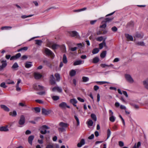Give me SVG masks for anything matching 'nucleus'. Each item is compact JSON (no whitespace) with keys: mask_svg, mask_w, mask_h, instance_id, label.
I'll return each instance as SVG.
<instances>
[{"mask_svg":"<svg viewBox=\"0 0 148 148\" xmlns=\"http://www.w3.org/2000/svg\"><path fill=\"white\" fill-rule=\"evenodd\" d=\"M59 125L60 127L58 128V130L60 132H62L65 131V129L68 127L69 124L63 122H61L59 123Z\"/></svg>","mask_w":148,"mask_h":148,"instance_id":"f257e3e1","label":"nucleus"},{"mask_svg":"<svg viewBox=\"0 0 148 148\" xmlns=\"http://www.w3.org/2000/svg\"><path fill=\"white\" fill-rule=\"evenodd\" d=\"M125 77L126 81L130 83H133L134 80L131 75L128 74H125Z\"/></svg>","mask_w":148,"mask_h":148,"instance_id":"f03ea898","label":"nucleus"},{"mask_svg":"<svg viewBox=\"0 0 148 148\" xmlns=\"http://www.w3.org/2000/svg\"><path fill=\"white\" fill-rule=\"evenodd\" d=\"M109 116H110L109 120L112 122H114L116 119V117L113 115V112L111 110H109Z\"/></svg>","mask_w":148,"mask_h":148,"instance_id":"7ed1b4c3","label":"nucleus"},{"mask_svg":"<svg viewBox=\"0 0 148 148\" xmlns=\"http://www.w3.org/2000/svg\"><path fill=\"white\" fill-rule=\"evenodd\" d=\"M45 53L47 55L50 56L52 58H53L54 55L53 53L50 49L48 48H45Z\"/></svg>","mask_w":148,"mask_h":148,"instance_id":"20e7f679","label":"nucleus"},{"mask_svg":"<svg viewBox=\"0 0 148 148\" xmlns=\"http://www.w3.org/2000/svg\"><path fill=\"white\" fill-rule=\"evenodd\" d=\"M49 128L48 126L46 125H43L41 127V129L43 130H44V131L42 130H41L40 132L42 134H45L47 132L46 130L49 129Z\"/></svg>","mask_w":148,"mask_h":148,"instance_id":"39448f33","label":"nucleus"},{"mask_svg":"<svg viewBox=\"0 0 148 148\" xmlns=\"http://www.w3.org/2000/svg\"><path fill=\"white\" fill-rule=\"evenodd\" d=\"M41 112L43 114L48 115L51 113V110H46L44 108H42L41 109Z\"/></svg>","mask_w":148,"mask_h":148,"instance_id":"423d86ee","label":"nucleus"},{"mask_svg":"<svg viewBox=\"0 0 148 148\" xmlns=\"http://www.w3.org/2000/svg\"><path fill=\"white\" fill-rule=\"evenodd\" d=\"M59 107L62 109H65L67 107L68 108H70L69 106H68L66 103L62 102L59 105Z\"/></svg>","mask_w":148,"mask_h":148,"instance_id":"0eeeda50","label":"nucleus"},{"mask_svg":"<svg viewBox=\"0 0 148 148\" xmlns=\"http://www.w3.org/2000/svg\"><path fill=\"white\" fill-rule=\"evenodd\" d=\"M1 63V65L0 66V70H2L6 66L7 64L6 60H2Z\"/></svg>","mask_w":148,"mask_h":148,"instance_id":"6e6552de","label":"nucleus"},{"mask_svg":"<svg viewBox=\"0 0 148 148\" xmlns=\"http://www.w3.org/2000/svg\"><path fill=\"white\" fill-rule=\"evenodd\" d=\"M34 88L35 89L38 90H42L44 89L43 86L38 85L37 84H35L34 85Z\"/></svg>","mask_w":148,"mask_h":148,"instance_id":"1a4fd4ad","label":"nucleus"},{"mask_svg":"<svg viewBox=\"0 0 148 148\" xmlns=\"http://www.w3.org/2000/svg\"><path fill=\"white\" fill-rule=\"evenodd\" d=\"M50 89L52 90L53 92H54L56 91H57L59 92H62V88L58 86H56L53 88H51Z\"/></svg>","mask_w":148,"mask_h":148,"instance_id":"9d476101","label":"nucleus"},{"mask_svg":"<svg viewBox=\"0 0 148 148\" xmlns=\"http://www.w3.org/2000/svg\"><path fill=\"white\" fill-rule=\"evenodd\" d=\"M21 54L20 53H18L16 54L15 55L11 57L10 59V60H16L19 58L21 56Z\"/></svg>","mask_w":148,"mask_h":148,"instance_id":"9b49d317","label":"nucleus"},{"mask_svg":"<svg viewBox=\"0 0 148 148\" xmlns=\"http://www.w3.org/2000/svg\"><path fill=\"white\" fill-rule=\"evenodd\" d=\"M69 34L72 37H75L77 38H79V37L78 33L76 31H73L70 32H69Z\"/></svg>","mask_w":148,"mask_h":148,"instance_id":"f8f14e48","label":"nucleus"},{"mask_svg":"<svg viewBox=\"0 0 148 148\" xmlns=\"http://www.w3.org/2000/svg\"><path fill=\"white\" fill-rule=\"evenodd\" d=\"M106 38H104V40H103V42L99 44V49H102L103 47V46H104L105 47H107V46L106 45V43L105 42V40H106Z\"/></svg>","mask_w":148,"mask_h":148,"instance_id":"ddd939ff","label":"nucleus"},{"mask_svg":"<svg viewBox=\"0 0 148 148\" xmlns=\"http://www.w3.org/2000/svg\"><path fill=\"white\" fill-rule=\"evenodd\" d=\"M25 122V118L24 116L22 115L20 117V119L19 121V124L20 125H23Z\"/></svg>","mask_w":148,"mask_h":148,"instance_id":"4468645a","label":"nucleus"},{"mask_svg":"<svg viewBox=\"0 0 148 148\" xmlns=\"http://www.w3.org/2000/svg\"><path fill=\"white\" fill-rule=\"evenodd\" d=\"M84 62V61L79 60H76L73 63V65L74 66H76L79 65L81 64H83Z\"/></svg>","mask_w":148,"mask_h":148,"instance_id":"2eb2a0df","label":"nucleus"},{"mask_svg":"<svg viewBox=\"0 0 148 148\" xmlns=\"http://www.w3.org/2000/svg\"><path fill=\"white\" fill-rule=\"evenodd\" d=\"M50 81L51 84L52 85L55 84L56 83L55 78H54V76L53 75H51Z\"/></svg>","mask_w":148,"mask_h":148,"instance_id":"dca6fc26","label":"nucleus"},{"mask_svg":"<svg viewBox=\"0 0 148 148\" xmlns=\"http://www.w3.org/2000/svg\"><path fill=\"white\" fill-rule=\"evenodd\" d=\"M34 75L35 79H38L40 78L42 76V75L38 73H34Z\"/></svg>","mask_w":148,"mask_h":148,"instance_id":"f3484780","label":"nucleus"},{"mask_svg":"<svg viewBox=\"0 0 148 148\" xmlns=\"http://www.w3.org/2000/svg\"><path fill=\"white\" fill-rule=\"evenodd\" d=\"M85 144V141L84 139H82L80 142L77 144V146L78 147H81Z\"/></svg>","mask_w":148,"mask_h":148,"instance_id":"a211bd4d","label":"nucleus"},{"mask_svg":"<svg viewBox=\"0 0 148 148\" xmlns=\"http://www.w3.org/2000/svg\"><path fill=\"white\" fill-rule=\"evenodd\" d=\"M1 108L3 109L4 110L7 112H9L10 111V109L7 106L4 105H1L0 106Z\"/></svg>","mask_w":148,"mask_h":148,"instance_id":"6ab92c4d","label":"nucleus"},{"mask_svg":"<svg viewBox=\"0 0 148 148\" xmlns=\"http://www.w3.org/2000/svg\"><path fill=\"white\" fill-rule=\"evenodd\" d=\"M125 37L128 40L132 41L133 40V37L128 34H126L125 35Z\"/></svg>","mask_w":148,"mask_h":148,"instance_id":"aec40b11","label":"nucleus"},{"mask_svg":"<svg viewBox=\"0 0 148 148\" xmlns=\"http://www.w3.org/2000/svg\"><path fill=\"white\" fill-rule=\"evenodd\" d=\"M135 36L137 38H141L143 37V34L142 33L136 32Z\"/></svg>","mask_w":148,"mask_h":148,"instance_id":"412c9836","label":"nucleus"},{"mask_svg":"<svg viewBox=\"0 0 148 148\" xmlns=\"http://www.w3.org/2000/svg\"><path fill=\"white\" fill-rule=\"evenodd\" d=\"M8 130H9L7 126L0 127V131H1L7 132Z\"/></svg>","mask_w":148,"mask_h":148,"instance_id":"4be33fe9","label":"nucleus"},{"mask_svg":"<svg viewBox=\"0 0 148 148\" xmlns=\"http://www.w3.org/2000/svg\"><path fill=\"white\" fill-rule=\"evenodd\" d=\"M34 136L33 135L30 136L28 138L29 143L31 145H32V141L34 139Z\"/></svg>","mask_w":148,"mask_h":148,"instance_id":"5701e85b","label":"nucleus"},{"mask_svg":"<svg viewBox=\"0 0 148 148\" xmlns=\"http://www.w3.org/2000/svg\"><path fill=\"white\" fill-rule=\"evenodd\" d=\"M32 66V62H27L25 64V66L26 68H30Z\"/></svg>","mask_w":148,"mask_h":148,"instance_id":"b1692460","label":"nucleus"},{"mask_svg":"<svg viewBox=\"0 0 148 148\" xmlns=\"http://www.w3.org/2000/svg\"><path fill=\"white\" fill-rule=\"evenodd\" d=\"M58 46V45L56 44H53L52 45H49V44L47 45V47H51L53 49H56L57 47Z\"/></svg>","mask_w":148,"mask_h":148,"instance_id":"393cba45","label":"nucleus"},{"mask_svg":"<svg viewBox=\"0 0 148 148\" xmlns=\"http://www.w3.org/2000/svg\"><path fill=\"white\" fill-rule=\"evenodd\" d=\"M143 84L145 87L148 89V79L143 81Z\"/></svg>","mask_w":148,"mask_h":148,"instance_id":"a878e982","label":"nucleus"},{"mask_svg":"<svg viewBox=\"0 0 148 148\" xmlns=\"http://www.w3.org/2000/svg\"><path fill=\"white\" fill-rule=\"evenodd\" d=\"M43 62L45 64H46V65H47L49 68H51L52 67V65L49 61L46 60H45Z\"/></svg>","mask_w":148,"mask_h":148,"instance_id":"bb28decb","label":"nucleus"},{"mask_svg":"<svg viewBox=\"0 0 148 148\" xmlns=\"http://www.w3.org/2000/svg\"><path fill=\"white\" fill-rule=\"evenodd\" d=\"M93 121L90 119H88L87 122L88 125L89 126H92L93 124Z\"/></svg>","mask_w":148,"mask_h":148,"instance_id":"cd10ccee","label":"nucleus"},{"mask_svg":"<svg viewBox=\"0 0 148 148\" xmlns=\"http://www.w3.org/2000/svg\"><path fill=\"white\" fill-rule=\"evenodd\" d=\"M63 62L64 64H66L67 62V58L65 54H64L63 55V58L62 59Z\"/></svg>","mask_w":148,"mask_h":148,"instance_id":"c85d7f7f","label":"nucleus"},{"mask_svg":"<svg viewBox=\"0 0 148 148\" xmlns=\"http://www.w3.org/2000/svg\"><path fill=\"white\" fill-rule=\"evenodd\" d=\"M51 97L53 99V100L54 101H57L59 99V97L58 96H53L52 95H51Z\"/></svg>","mask_w":148,"mask_h":148,"instance_id":"c756f323","label":"nucleus"},{"mask_svg":"<svg viewBox=\"0 0 148 148\" xmlns=\"http://www.w3.org/2000/svg\"><path fill=\"white\" fill-rule=\"evenodd\" d=\"M12 28V27L10 26H3L1 27V30H9Z\"/></svg>","mask_w":148,"mask_h":148,"instance_id":"7c9ffc66","label":"nucleus"},{"mask_svg":"<svg viewBox=\"0 0 148 148\" xmlns=\"http://www.w3.org/2000/svg\"><path fill=\"white\" fill-rule=\"evenodd\" d=\"M101 24L102 25H100V27L105 28L106 27V23L104 21H102Z\"/></svg>","mask_w":148,"mask_h":148,"instance_id":"2f4dec72","label":"nucleus"},{"mask_svg":"<svg viewBox=\"0 0 148 148\" xmlns=\"http://www.w3.org/2000/svg\"><path fill=\"white\" fill-rule=\"evenodd\" d=\"M99 51V49L98 48H95L92 51V53L93 54H95L98 53Z\"/></svg>","mask_w":148,"mask_h":148,"instance_id":"473e14b6","label":"nucleus"},{"mask_svg":"<svg viewBox=\"0 0 148 148\" xmlns=\"http://www.w3.org/2000/svg\"><path fill=\"white\" fill-rule=\"evenodd\" d=\"M55 76L56 78V80L57 81H59L60 79V75L59 73H56Z\"/></svg>","mask_w":148,"mask_h":148,"instance_id":"72a5a7b5","label":"nucleus"},{"mask_svg":"<svg viewBox=\"0 0 148 148\" xmlns=\"http://www.w3.org/2000/svg\"><path fill=\"white\" fill-rule=\"evenodd\" d=\"M106 51H103L101 54L100 57L102 58H103L106 56Z\"/></svg>","mask_w":148,"mask_h":148,"instance_id":"f704fd0d","label":"nucleus"},{"mask_svg":"<svg viewBox=\"0 0 148 148\" xmlns=\"http://www.w3.org/2000/svg\"><path fill=\"white\" fill-rule=\"evenodd\" d=\"M28 47H23L21 48V49H19L18 50V52L21 51H26L28 49Z\"/></svg>","mask_w":148,"mask_h":148,"instance_id":"c9c22d12","label":"nucleus"},{"mask_svg":"<svg viewBox=\"0 0 148 148\" xmlns=\"http://www.w3.org/2000/svg\"><path fill=\"white\" fill-rule=\"evenodd\" d=\"M91 117L92 119L95 121H97V117L96 115L95 114H91Z\"/></svg>","mask_w":148,"mask_h":148,"instance_id":"e433bc0d","label":"nucleus"},{"mask_svg":"<svg viewBox=\"0 0 148 148\" xmlns=\"http://www.w3.org/2000/svg\"><path fill=\"white\" fill-rule=\"evenodd\" d=\"M10 115L12 116H15L17 115V113L16 111L14 110L12 112H10Z\"/></svg>","mask_w":148,"mask_h":148,"instance_id":"4c0bfd02","label":"nucleus"},{"mask_svg":"<svg viewBox=\"0 0 148 148\" xmlns=\"http://www.w3.org/2000/svg\"><path fill=\"white\" fill-rule=\"evenodd\" d=\"M36 44L38 46H40L42 42V41L40 40H36Z\"/></svg>","mask_w":148,"mask_h":148,"instance_id":"58836bf2","label":"nucleus"},{"mask_svg":"<svg viewBox=\"0 0 148 148\" xmlns=\"http://www.w3.org/2000/svg\"><path fill=\"white\" fill-rule=\"evenodd\" d=\"M99 61V59L98 57H95L94 58L93 60V62L94 63H96L98 62Z\"/></svg>","mask_w":148,"mask_h":148,"instance_id":"ea45409f","label":"nucleus"},{"mask_svg":"<svg viewBox=\"0 0 148 148\" xmlns=\"http://www.w3.org/2000/svg\"><path fill=\"white\" fill-rule=\"evenodd\" d=\"M113 19V18L112 17L110 18H107L105 19L104 21L106 23L111 21Z\"/></svg>","mask_w":148,"mask_h":148,"instance_id":"a19ab883","label":"nucleus"},{"mask_svg":"<svg viewBox=\"0 0 148 148\" xmlns=\"http://www.w3.org/2000/svg\"><path fill=\"white\" fill-rule=\"evenodd\" d=\"M18 65L17 62H15L13 64L12 67V68L13 69H15L18 67Z\"/></svg>","mask_w":148,"mask_h":148,"instance_id":"79ce46f5","label":"nucleus"},{"mask_svg":"<svg viewBox=\"0 0 148 148\" xmlns=\"http://www.w3.org/2000/svg\"><path fill=\"white\" fill-rule=\"evenodd\" d=\"M136 44L137 45L143 46L145 45V43L143 41L138 42L136 43Z\"/></svg>","mask_w":148,"mask_h":148,"instance_id":"37998d69","label":"nucleus"},{"mask_svg":"<svg viewBox=\"0 0 148 148\" xmlns=\"http://www.w3.org/2000/svg\"><path fill=\"white\" fill-rule=\"evenodd\" d=\"M76 74V71L74 70H72L70 73V75L71 76H74Z\"/></svg>","mask_w":148,"mask_h":148,"instance_id":"c03bdc74","label":"nucleus"},{"mask_svg":"<svg viewBox=\"0 0 148 148\" xmlns=\"http://www.w3.org/2000/svg\"><path fill=\"white\" fill-rule=\"evenodd\" d=\"M70 102L72 104H73L74 103H77V101L75 99H70Z\"/></svg>","mask_w":148,"mask_h":148,"instance_id":"a18cd8bd","label":"nucleus"},{"mask_svg":"<svg viewBox=\"0 0 148 148\" xmlns=\"http://www.w3.org/2000/svg\"><path fill=\"white\" fill-rule=\"evenodd\" d=\"M83 81L84 82H86L88 81L89 79L88 77H82Z\"/></svg>","mask_w":148,"mask_h":148,"instance_id":"49530a36","label":"nucleus"},{"mask_svg":"<svg viewBox=\"0 0 148 148\" xmlns=\"http://www.w3.org/2000/svg\"><path fill=\"white\" fill-rule=\"evenodd\" d=\"M111 134V132L109 129H108L107 131V139H108L110 137Z\"/></svg>","mask_w":148,"mask_h":148,"instance_id":"de8ad7c7","label":"nucleus"},{"mask_svg":"<svg viewBox=\"0 0 148 148\" xmlns=\"http://www.w3.org/2000/svg\"><path fill=\"white\" fill-rule=\"evenodd\" d=\"M33 15H23L22 16H21V17L22 18L25 19L27 17H31Z\"/></svg>","mask_w":148,"mask_h":148,"instance_id":"09e8293b","label":"nucleus"},{"mask_svg":"<svg viewBox=\"0 0 148 148\" xmlns=\"http://www.w3.org/2000/svg\"><path fill=\"white\" fill-rule=\"evenodd\" d=\"M74 118L77 121V125H79L80 123L79 119L76 115L74 116Z\"/></svg>","mask_w":148,"mask_h":148,"instance_id":"8fccbe9b","label":"nucleus"},{"mask_svg":"<svg viewBox=\"0 0 148 148\" xmlns=\"http://www.w3.org/2000/svg\"><path fill=\"white\" fill-rule=\"evenodd\" d=\"M34 110L36 113L39 112L40 111V108L38 107L34 108Z\"/></svg>","mask_w":148,"mask_h":148,"instance_id":"3c124183","label":"nucleus"},{"mask_svg":"<svg viewBox=\"0 0 148 148\" xmlns=\"http://www.w3.org/2000/svg\"><path fill=\"white\" fill-rule=\"evenodd\" d=\"M0 86L4 88H5L7 87V86L5 85V83L4 82H2Z\"/></svg>","mask_w":148,"mask_h":148,"instance_id":"603ef678","label":"nucleus"},{"mask_svg":"<svg viewBox=\"0 0 148 148\" xmlns=\"http://www.w3.org/2000/svg\"><path fill=\"white\" fill-rule=\"evenodd\" d=\"M97 83H99L100 84H109V83L107 82L102 81V82H96Z\"/></svg>","mask_w":148,"mask_h":148,"instance_id":"864d4df0","label":"nucleus"},{"mask_svg":"<svg viewBox=\"0 0 148 148\" xmlns=\"http://www.w3.org/2000/svg\"><path fill=\"white\" fill-rule=\"evenodd\" d=\"M96 40L98 41H101L104 39H103V37L102 36H100L97 38Z\"/></svg>","mask_w":148,"mask_h":148,"instance_id":"5fc2aeb1","label":"nucleus"},{"mask_svg":"<svg viewBox=\"0 0 148 148\" xmlns=\"http://www.w3.org/2000/svg\"><path fill=\"white\" fill-rule=\"evenodd\" d=\"M18 105L22 107H27V106L25 103H24L21 102L19 103L18 104Z\"/></svg>","mask_w":148,"mask_h":148,"instance_id":"6e6d98bb","label":"nucleus"},{"mask_svg":"<svg viewBox=\"0 0 148 148\" xmlns=\"http://www.w3.org/2000/svg\"><path fill=\"white\" fill-rule=\"evenodd\" d=\"M119 145L120 147H122L124 145V143L122 141H119Z\"/></svg>","mask_w":148,"mask_h":148,"instance_id":"4d7b16f0","label":"nucleus"},{"mask_svg":"<svg viewBox=\"0 0 148 148\" xmlns=\"http://www.w3.org/2000/svg\"><path fill=\"white\" fill-rule=\"evenodd\" d=\"M112 30L114 32H116L117 30V28L115 27L114 26L112 28Z\"/></svg>","mask_w":148,"mask_h":148,"instance_id":"13d9d810","label":"nucleus"},{"mask_svg":"<svg viewBox=\"0 0 148 148\" xmlns=\"http://www.w3.org/2000/svg\"><path fill=\"white\" fill-rule=\"evenodd\" d=\"M53 145L49 144L47 145L46 148H53Z\"/></svg>","mask_w":148,"mask_h":148,"instance_id":"bf43d9fd","label":"nucleus"},{"mask_svg":"<svg viewBox=\"0 0 148 148\" xmlns=\"http://www.w3.org/2000/svg\"><path fill=\"white\" fill-rule=\"evenodd\" d=\"M36 101L40 104H43L44 103V102L41 100L37 99L36 100Z\"/></svg>","mask_w":148,"mask_h":148,"instance_id":"052dcab7","label":"nucleus"},{"mask_svg":"<svg viewBox=\"0 0 148 148\" xmlns=\"http://www.w3.org/2000/svg\"><path fill=\"white\" fill-rule=\"evenodd\" d=\"M7 84H14V82L12 81H8L7 82Z\"/></svg>","mask_w":148,"mask_h":148,"instance_id":"680f3d73","label":"nucleus"},{"mask_svg":"<svg viewBox=\"0 0 148 148\" xmlns=\"http://www.w3.org/2000/svg\"><path fill=\"white\" fill-rule=\"evenodd\" d=\"M77 99L78 100H79L81 102H84V100L83 99L81 98H80L79 97H78Z\"/></svg>","mask_w":148,"mask_h":148,"instance_id":"e2e57ef3","label":"nucleus"},{"mask_svg":"<svg viewBox=\"0 0 148 148\" xmlns=\"http://www.w3.org/2000/svg\"><path fill=\"white\" fill-rule=\"evenodd\" d=\"M103 68H105L106 66H108V65L106 64H102L100 65Z\"/></svg>","mask_w":148,"mask_h":148,"instance_id":"0e129e2a","label":"nucleus"},{"mask_svg":"<svg viewBox=\"0 0 148 148\" xmlns=\"http://www.w3.org/2000/svg\"><path fill=\"white\" fill-rule=\"evenodd\" d=\"M77 45L79 48H82L83 47L82 45V43H79L77 44Z\"/></svg>","mask_w":148,"mask_h":148,"instance_id":"69168bd1","label":"nucleus"},{"mask_svg":"<svg viewBox=\"0 0 148 148\" xmlns=\"http://www.w3.org/2000/svg\"><path fill=\"white\" fill-rule=\"evenodd\" d=\"M94 135L93 134H92L90 136L88 137V138L89 139L91 140L93 138H94Z\"/></svg>","mask_w":148,"mask_h":148,"instance_id":"338daca9","label":"nucleus"},{"mask_svg":"<svg viewBox=\"0 0 148 148\" xmlns=\"http://www.w3.org/2000/svg\"><path fill=\"white\" fill-rule=\"evenodd\" d=\"M16 90L17 91H20L21 90V88L19 87V85H16Z\"/></svg>","mask_w":148,"mask_h":148,"instance_id":"774afa93","label":"nucleus"}]
</instances>
